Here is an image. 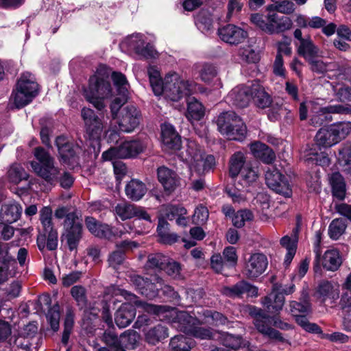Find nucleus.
I'll return each mask as SVG.
<instances>
[{
    "label": "nucleus",
    "mask_w": 351,
    "mask_h": 351,
    "mask_svg": "<svg viewBox=\"0 0 351 351\" xmlns=\"http://www.w3.org/2000/svg\"><path fill=\"white\" fill-rule=\"evenodd\" d=\"M337 159L343 170L351 176V143L346 142L341 145Z\"/></svg>",
    "instance_id": "4c0bfd02"
},
{
    "label": "nucleus",
    "mask_w": 351,
    "mask_h": 351,
    "mask_svg": "<svg viewBox=\"0 0 351 351\" xmlns=\"http://www.w3.org/2000/svg\"><path fill=\"white\" fill-rule=\"evenodd\" d=\"M333 92L341 101H351V86L348 85H341L334 83L330 84Z\"/></svg>",
    "instance_id": "6e6d98bb"
},
{
    "label": "nucleus",
    "mask_w": 351,
    "mask_h": 351,
    "mask_svg": "<svg viewBox=\"0 0 351 351\" xmlns=\"http://www.w3.org/2000/svg\"><path fill=\"white\" fill-rule=\"evenodd\" d=\"M268 34H279L290 29L293 26L291 19L286 16H279L276 13H269L267 16Z\"/></svg>",
    "instance_id": "aec40b11"
},
{
    "label": "nucleus",
    "mask_w": 351,
    "mask_h": 351,
    "mask_svg": "<svg viewBox=\"0 0 351 351\" xmlns=\"http://www.w3.org/2000/svg\"><path fill=\"white\" fill-rule=\"evenodd\" d=\"M253 215L248 210H238L232 217V221L233 225L237 228H241L245 225L246 221L252 220Z\"/></svg>",
    "instance_id": "13d9d810"
},
{
    "label": "nucleus",
    "mask_w": 351,
    "mask_h": 351,
    "mask_svg": "<svg viewBox=\"0 0 351 351\" xmlns=\"http://www.w3.org/2000/svg\"><path fill=\"white\" fill-rule=\"evenodd\" d=\"M252 99L259 108H268L271 104L270 95L265 92L264 88L258 83L252 84Z\"/></svg>",
    "instance_id": "72a5a7b5"
},
{
    "label": "nucleus",
    "mask_w": 351,
    "mask_h": 351,
    "mask_svg": "<svg viewBox=\"0 0 351 351\" xmlns=\"http://www.w3.org/2000/svg\"><path fill=\"white\" fill-rule=\"evenodd\" d=\"M81 116L84 123L86 134L90 139L99 140L104 131V123L90 108H83Z\"/></svg>",
    "instance_id": "f8f14e48"
},
{
    "label": "nucleus",
    "mask_w": 351,
    "mask_h": 351,
    "mask_svg": "<svg viewBox=\"0 0 351 351\" xmlns=\"http://www.w3.org/2000/svg\"><path fill=\"white\" fill-rule=\"evenodd\" d=\"M60 308V306L56 304L49 309L46 315L47 320L54 332L59 329Z\"/></svg>",
    "instance_id": "603ef678"
},
{
    "label": "nucleus",
    "mask_w": 351,
    "mask_h": 351,
    "mask_svg": "<svg viewBox=\"0 0 351 351\" xmlns=\"http://www.w3.org/2000/svg\"><path fill=\"white\" fill-rule=\"evenodd\" d=\"M280 244L287 250L284 263L286 266H288L295 254L297 240L295 239H291L289 237L285 236L281 239Z\"/></svg>",
    "instance_id": "37998d69"
},
{
    "label": "nucleus",
    "mask_w": 351,
    "mask_h": 351,
    "mask_svg": "<svg viewBox=\"0 0 351 351\" xmlns=\"http://www.w3.org/2000/svg\"><path fill=\"white\" fill-rule=\"evenodd\" d=\"M261 303L268 313L278 314L285 304V297L282 293H278V290L273 289L269 295L262 299Z\"/></svg>",
    "instance_id": "a878e982"
},
{
    "label": "nucleus",
    "mask_w": 351,
    "mask_h": 351,
    "mask_svg": "<svg viewBox=\"0 0 351 351\" xmlns=\"http://www.w3.org/2000/svg\"><path fill=\"white\" fill-rule=\"evenodd\" d=\"M346 223L343 219H335L329 225L328 234L333 239H338L345 232Z\"/></svg>",
    "instance_id": "49530a36"
},
{
    "label": "nucleus",
    "mask_w": 351,
    "mask_h": 351,
    "mask_svg": "<svg viewBox=\"0 0 351 351\" xmlns=\"http://www.w3.org/2000/svg\"><path fill=\"white\" fill-rule=\"evenodd\" d=\"M147 75L152 90L157 96L165 94L171 100L178 101L195 90L194 82L184 80L176 73H169L162 80L159 71L154 66H149Z\"/></svg>",
    "instance_id": "f03ea898"
},
{
    "label": "nucleus",
    "mask_w": 351,
    "mask_h": 351,
    "mask_svg": "<svg viewBox=\"0 0 351 351\" xmlns=\"http://www.w3.org/2000/svg\"><path fill=\"white\" fill-rule=\"evenodd\" d=\"M182 159L188 163L191 171L202 175L210 170L215 165V157L212 155L203 156L197 144L189 142L186 149L181 152Z\"/></svg>",
    "instance_id": "423d86ee"
},
{
    "label": "nucleus",
    "mask_w": 351,
    "mask_h": 351,
    "mask_svg": "<svg viewBox=\"0 0 351 351\" xmlns=\"http://www.w3.org/2000/svg\"><path fill=\"white\" fill-rule=\"evenodd\" d=\"M202 315L205 318V322L213 325H225L228 323V319L221 313L211 310H204Z\"/></svg>",
    "instance_id": "de8ad7c7"
},
{
    "label": "nucleus",
    "mask_w": 351,
    "mask_h": 351,
    "mask_svg": "<svg viewBox=\"0 0 351 351\" xmlns=\"http://www.w3.org/2000/svg\"><path fill=\"white\" fill-rule=\"evenodd\" d=\"M252 84L234 87L227 95L228 104L239 108L247 107L252 99Z\"/></svg>",
    "instance_id": "a211bd4d"
},
{
    "label": "nucleus",
    "mask_w": 351,
    "mask_h": 351,
    "mask_svg": "<svg viewBox=\"0 0 351 351\" xmlns=\"http://www.w3.org/2000/svg\"><path fill=\"white\" fill-rule=\"evenodd\" d=\"M167 257L160 253L152 254L148 256L146 267L149 269H155L162 270L165 266Z\"/></svg>",
    "instance_id": "8fccbe9b"
},
{
    "label": "nucleus",
    "mask_w": 351,
    "mask_h": 351,
    "mask_svg": "<svg viewBox=\"0 0 351 351\" xmlns=\"http://www.w3.org/2000/svg\"><path fill=\"white\" fill-rule=\"evenodd\" d=\"M122 296L125 300H128L130 301H132L134 299L136 298V295L126 290L120 289L119 287H117L115 286H110L106 289L105 290V295L104 298L106 300L109 299L108 296H111L112 298L117 297V296Z\"/></svg>",
    "instance_id": "3c124183"
},
{
    "label": "nucleus",
    "mask_w": 351,
    "mask_h": 351,
    "mask_svg": "<svg viewBox=\"0 0 351 351\" xmlns=\"http://www.w3.org/2000/svg\"><path fill=\"white\" fill-rule=\"evenodd\" d=\"M154 280L157 282V284L158 285L159 291L160 290L163 295H166L167 298L171 299V300H177L179 298L178 293L174 290V289L168 285H165L163 280L158 277V276H154Z\"/></svg>",
    "instance_id": "680f3d73"
},
{
    "label": "nucleus",
    "mask_w": 351,
    "mask_h": 351,
    "mask_svg": "<svg viewBox=\"0 0 351 351\" xmlns=\"http://www.w3.org/2000/svg\"><path fill=\"white\" fill-rule=\"evenodd\" d=\"M320 115L326 114H351V105H330L321 108L319 110Z\"/></svg>",
    "instance_id": "5fc2aeb1"
},
{
    "label": "nucleus",
    "mask_w": 351,
    "mask_h": 351,
    "mask_svg": "<svg viewBox=\"0 0 351 351\" xmlns=\"http://www.w3.org/2000/svg\"><path fill=\"white\" fill-rule=\"evenodd\" d=\"M303 156L305 160L313 161L320 166H328L330 163L328 154L319 150L315 143L305 149Z\"/></svg>",
    "instance_id": "bb28decb"
},
{
    "label": "nucleus",
    "mask_w": 351,
    "mask_h": 351,
    "mask_svg": "<svg viewBox=\"0 0 351 351\" xmlns=\"http://www.w3.org/2000/svg\"><path fill=\"white\" fill-rule=\"evenodd\" d=\"M269 10H275L285 14H289L294 12L295 5L293 3L289 1H282L275 5H271L268 7Z\"/></svg>",
    "instance_id": "0e129e2a"
},
{
    "label": "nucleus",
    "mask_w": 351,
    "mask_h": 351,
    "mask_svg": "<svg viewBox=\"0 0 351 351\" xmlns=\"http://www.w3.org/2000/svg\"><path fill=\"white\" fill-rule=\"evenodd\" d=\"M244 188V185L238 182L234 183V186H228L226 188V192L228 195L232 198L234 202H240L245 200V196L242 193V190Z\"/></svg>",
    "instance_id": "bf43d9fd"
},
{
    "label": "nucleus",
    "mask_w": 351,
    "mask_h": 351,
    "mask_svg": "<svg viewBox=\"0 0 351 351\" xmlns=\"http://www.w3.org/2000/svg\"><path fill=\"white\" fill-rule=\"evenodd\" d=\"M62 241H65L69 250H76L82 237V221L77 214H71L63 223Z\"/></svg>",
    "instance_id": "1a4fd4ad"
},
{
    "label": "nucleus",
    "mask_w": 351,
    "mask_h": 351,
    "mask_svg": "<svg viewBox=\"0 0 351 351\" xmlns=\"http://www.w3.org/2000/svg\"><path fill=\"white\" fill-rule=\"evenodd\" d=\"M335 136L332 129L330 125H328L322 128L317 131L314 141L319 147V150H322V149L330 148L338 144Z\"/></svg>",
    "instance_id": "cd10ccee"
},
{
    "label": "nucleus",
    "mask_w": 351,
    "mask_h": 351,
    "mask_svg": "<svg viewBox=\"0 0 351 351\" xmlns=\"http://www.w3.org/2000/svg\"><path fill=\"white\" fill-rule=\"evenodd\" d=\"M143 307L149 313L163 315V318H168L174 328L188 335L200 339L208 340L213 338L214 334L211 328L200 326L202 323L199 320L186 311H178L174 308L148 303H145Z\"/></svg>",
    "instance_id": "f257e3e1"
},
{
    "label": "nucleus",
    "mask_w": 351,
    "mask_h": 351,
    "mask_svg": "<svg viewBox=\"0 0 351 351\" xmlns=\"http://www.w3.org/2000/svg\"><path fill=\"white\" fill-rule=\"evenodd\" d=\"M338 143L345 139L351 132L350 121H339L330 125Z\"/></svg>",
    "instance_id": "a19ab883"
},
{
    "label": "nucleus",
    "mask_w": 351,
    "mask_h": 351,
    "mask_svg": "<svg viewBox=\"0 0 351 351\" xmlns=\"http://www.w3.org/2000/svg\"><path fill=\"white\" fill-rule=\"evenodd\" d=\"M220 341L223 346L232 350L245 348L248 351L252 350L250 343L243 339V337L239 335H235L225 332L221 335Z\"/></svg>",
    "instance_id": "c85d7f7f"
},
{
    "label": "nucleus",
    "mask_w": 351,
    "mask_h": 351,
    "mask_svg": "<svg viewBox=\"0 0 351 351\" xmlns=\"http://www.w3.org/2000/svg\"><path fill=\"white\" fill-rule=\"evenodd\" d=\"M147 191L146 185L137 179L131 180L125 187V193L128 198L135 202L141 199Z\"/></svg>",
    "instance_id": "7c9ffc66"
},
{
    "label": "nucleus",
    "mask_w": 351,
    "mask_h": 351,
    "mask_svg": "<svg viewBox=\"0 0 351 351\" xmlns=\"http://www.w3.org/2000/svg\"><path fill=\"white\" fill-rule=\"evenodd\" d=\"M83 95L97 110H102L106 106L104 100L112 95V88L108 80V75L103 73V69L97 70L89 78L88 86L84 88Z\"/></svg>",
    "instance_id": "20e7f679"
},
{
    "label": "nucleus",
    "mask_w": 351,
    "mask_h": 351,
    "mask_svg": "<svg viewBox=\"0 0 351 351\" xmlns=\"http://www.w3.org/2000/svg\"><path fill=\"white\" fill-rule=\"evenodd\" d=\"M258 171L256 167L246 165L241 171V177L246 184L255 182L258 178Z\"/></svg>",
    "instance_id": "052dcab7"
},
{
    "label": "nucleus",
    "mask_w": 351,
    "mask_h": 351,
    "mask_svg": "<svg viewBox=\"0 0 351 351\" xmlns=\"http://www.w3.org/2000/svg\"><path fill=\"white\" fill-rule=\"evenodd\" d=\"M250 151L253 156L267 164L271 163L276 158L275 153L267 145L261 142L250 144Z\"/></svg>",
    "instance_id": "c756f323"
},
{
    "label": "nucleus",
    "mask_w": 351,
    "mask_h": 351,
    "mask_svg": "<svg viewBox=\"0 0 351 351\" xmlns=\"http://www.w3.org/2000/svg\"><path fill=\"white\" fill-rule=\"evenodd\" d=\"M167 337L168 329L162 324H158L145 332V341L152 345H156Z\"/></svg>",
    "instance_id": "c9c22d12"
},
{
    "label": "nucleus",
    "mask_w": 351,
    "mask_h": 351,
    "mask_svg": "<svg viewBox=\"0 0 351 351\" xmlns=\"http://www.w3.org/2000/svg\"><path fill=\"white\" fill-rule=\"evenodd\" d=\"M290 309L292 314L296 317L299 313H308L311 311V304L307 300H304L302 302L292 301L290 303Z\"/></svg>",
    "instance_id": "e2e57ef3"
},
{
    "label": "nucleus",
    "mask_w": 351,
    "mask_h": 351,
    "mask_svg": "<svg viewBox=\"0 0 351 351\" xmlns=\"http://www.w3.org/2000/svg\"><path fill=\"white\" fill-rule=\"evenodd\" d=\"M316 293L317 298L322 303L329 302L332 304L339 298V286L328 281H323L319 285Z\"/></svg>",
    "instance_id": "5701e85b"
},
{
    "label": "nucleus",
    "mask_w": 351,
    "mask_h": 351,
    "mask_svg": "<svg viewBox=\"0 0 351 351\" xmlns=\"http://www.w3.org/2000/svg\"><path fill=\"white\" fill-rule=\"evenodd\" d=\"M293 36L297 40L295 46L298 53L306 61L320 56L319 49L314 44L310 36L303 37L302 31L296 29L293 32Z\"/></svg>",
    "instance_id": "4468645a"
},
{
    "label": "nucleus",
    "mask_w": 351,
    "mask_h": 351,
    "mask_svg": "<svg viewBox=\"0 0 351 351\" xmlns=\"http://www.w3.org/2000/svg\"><path fill=\"white\" fill-rule=\"evenodd\" d=\"M194 341L183 335H176L171 338L169 347L172 351H190Z\"/></svg>",
    "instance_id": "58836bf2"
},
{
    "label": "nucleus",
    "mask_w": 351,
    "mask_h": 351,
    "mask_svg": "<svg viewBox=\"0 0 351 351\" xmlns=\"http://www.w3.org/2000/svg\"><path fill=\"white\" fill-rule=\"evenodd\" d=\"M196 25L202 32L208 31L213 27L211 15L206 12H200L196 17Z\"/></svg>",
    "instance_id": "4d7b16f0"
},
{
    "label": "nucleus",
    "mask_w": 351,
    "mask_h": 351,
    "mask_svg": "<svg viewBox=\"0 0 351 351\" xmlns=\"http://www.w3.org/2000/svg\"><path fill=\"white\" fill-rule=\"evenodd\" d=\"M141 119V112L138 108L134 105H127L121 109L117 123L121 131L130 133L139 125Z\"/></svg>",
    "instance_id": "9b49d317"
},
{
    "label": "nucleus",
    "mask_w": 351,
    "mask_h": 351,
    "mask_svg": "<svg viewBox=\"0 0 351 351\" xmlns=\"http://www.w3.org/2000/svg\"><path fill=\"white\" fill-rule=\"evenodd\" d=\"M218 35L223 42L233 45L243 43L247 38L246 31L232 24L219 28Z\"/></svg>",
    "instance_id": "f3484780"
},
{
    "label": "nucleus",
    "mask_w": 351,
    "mask_h": 351,
    "mask_svg": "<svg viewBox=\"0 0 351 351\" xmlns=\"http://www.w3.org/2000/svg\"><path fill=\"white\" fill-rule=\"evenodd\" d=\"M38 84L34 76L28 72L23 73L12 94L16 108H21L29 104L38 95Z\"/></svg>",
    "instance_id": "39448f33"
},
{
    "label": "nucleus",
    "mask_w": 351,
    "mask_h": 351,
    "mask_svg": "<svg viewBox=\"0 0 351 351\" xmlns=\"http://www.w3.org/2000/svg\"><path fill=\"white\" fill-rule=\"evenodd\" d=\"M162 210L164 216L169 220L176 219L178 217L186 214V210L180 205H166L163 206Z\"/></svg>",
    "instance_id": "09e8293b"
},
{
    "label": "nucleus",
    "mask_w": 351,
    "mask_h": 351,
    "mask_svg": "<svg viewBox=\"0 0 351 351\" xmlns=\"http://www.w3.org/2000/svg\"><path fill=\"white\" fill-rule=\"evenodd\" d=\"M111 78L119 94L121 95H128L130 85L125 75L121 72L113 71Z\"/></svg>",
    "instance_id": "a18cd8bd"
},
{
    "label": "nucleus",
    "mask_w": 351,
    "mask_h": 351,
    "mask_svg": "<svg viewBox=\"0 0 351 351\" xmlns=\"http://www.w3.org/2000/svg\"><path fill=\"white\" fill-rule=\"evenodd\" d=\"M146 148V144L140 141H124L117 147L108 149L102 154L105 161L117 158H129L136 156Z\"/></svg>",
    "instance_id": "6e6552de"
},
{
    "label": "nucleus",
    "mask_w": 351,
    "mask_h": 351,
    "mask_svg": "<svg viewBox=\"0 0 351 351\" xmlns=\"http://www.w3.org/2000/svg\"><path fill=\"white\" fill-rule=\"evenodd\" d=\"M244 163L245 156L242 152H236L231 156L230 159L229 173L232 178L239 175Z\"/></svg>",
    "instance_id": "c03bdc74"
},
{
    "label": "nucleus",
    "mask_w": 351,
    "mask_h": 351,
    "mask_svg": "<svg viewBox=\"0 0 351 351\" xmlns=\"http://www.w3.org/2000/svg\"><path fill=\"white\" fill-rule=\"evenodd\" d=\"M21 212L22 208L19 204H5L2 205L0 210V219L5 223H14L19 219Z\"/></svg>",
    "instance_id": "2f4dec72"
},
{
    "label": "nucleus",
    "mask_w": 351,
    "mask_h": 351,
    "mask_svg": "<svg viewBox=\"0 0 351 351\" xmlns=\"http://www.w3.org/2000/svg\"><path fill=\"white\" fill-rule=\"evenodd\" d=\"M267 265L265 255L261 253L253 254L245 263L244 274L248 278H257L265 271Z\"/></svg>",
    "instance_id": "6ab92c4d"
},
{
    "label": "nucleus",
    "mask_w": 351,
    "mask_h": 351,
    "mask_svg": "<svg viewBox=\"0 0 351 351\" xmlns=\"http://www.w3.org/2000/svg\"><path fill=\"white\" fill-rule=\"evenodd\" d=\"M114 211L116 215L123 221L136 217L138 219H144L149 223L152 221L150 215L144 208L128 202H124L117 204L114 207Z\"/></svg>",
    "instance_id": "dca6fc26"
},
{
    "label": "nucleus",
    "mask_w": 351,
    "mask_h": 351,
    "mask_svg": "<svg viewBox=\"0 0 351 351\" xmlns=\"http://www.w3.org/2000/svg\"><path fill=\"white\" fill-rule=\"evenodd\" d=\"M85 223L88 230L95 236L111 239L113 237H121L128 230L124 228V230H118L117 228H112L108 224H101L91 217H87L85 219Z\"/></svg>",
    "instance_id": "2eb2a0df"
},
{
    "label": "nucleus",
    "mask_w": 351,
    "mask_h": 351,
    "mask_svg": "<svg viewBox=\"0 0 351 351\" xmlns=\"http://www.w3.org/2000/svg\"><path fill=\"white\" fill-rule=\"evenodd\" d=\"M296 322L302 327L305 330L308 332H312L315 333H321V328L316 324L311 323L308 322L307 318L303 315H298L295 317Z\"/></svg>",
    "instance_id": "69168bd1"
},
{
    "label": "nucleus",
    "mask_w": 351,
    "mask_h": 351,
    "mask_svg": "<svg viewBox=\"0 0 351 351\" xmlns=\"http://www.w3.org/2000/svg\"><path fill=\"white\" fill-rule=\"evenodd\" d=\"M250 315L253 318V324L256 330L270 339L282 341L281 333L269 326L270 317L261 308L250 306Z\"/></svg>",
    "instance_id": "9d476101"
},
{
    "label": "nucleus",
    "mask_w": 351,
    "mask_h": 351,
    "mask_svg": "<svg viewBox=\"0 0 351 351\" xmlns=\"http://www.w3.org/2000/svg\"><path fill=\"white\" fill-rule=\"evenodd\" d=\"M14 263H16V261L12 256L0 258V285L3 284L8 280L9 268L10 265Z\"/></svg>",
    "instance_id": "864d4df0"
},
{
    "label": "nucleus",
    "mask_w": 351,
    "mask_h": 351,
    "mask_svg": "<svg viewBox=\"0 0 351 351\" xmlns=\"http://www.w3.org/2000/svg\"><path fill=\"white\" fill-rule=\"evenodd\" d=\"M163 149L167 151L177 150L181 147V138L173 125L164 124L161 127Z\"/></svg>",
    "instance_id": "4be33fe9"
},
{
    "label": "nucleus",
    "mask_w": 351,
    "mask_h": 351,
    "mask_svg": "<svg viewBox=\"0 0 351 351\" xmlns=\"http://www.w3.org/2000/svg\"><path fill=\"white\" fill-rule=\"evenodd\" d=\"M203 105L195 98H189L187 101L186 118L191 121H199L204 116Z\"/></svg>",
    "instance_id": "f704fd0d"
},
{
    "label": "nucleus",
    "mask_w": 351,
    "mask_h": 351,
    "mask_svg": "<svg viewBox=\"0 0 351 351\" xmlns=\"http://www.w3.org/2000/svg\"><path fill=\"white\" fill-rule=\"evenodd\" d=\"M7 177L10 182L19 184L22 180H27L28 174L21 164L14 163L8 169Z\"/></svg>",
    "instance_id": "ea45409f"
},
{
    "label": "nucleus",
    "mask_w": 351,
    "mask_h": 351,
    "mask_svg": "<svg viewBox=\"0 0 351 351\" xmlns=\"http://www.w3.org/2000/svg\"><path fill=\"white\" fill-rule=\"evenodd\" d=\"M157 173L158 181L166 191L171 193L179 185V176L171 169L166 167H160L158 169Z\"/></svg>",
    "instance_id": "393cba45"
},
{
    "label": "nucleus",
    "mask_w": 351,
    "mask_h": 351,
    "mask_svg": "<svg viewBox=\"0 0 351 351\" xmlns=\"http://www.w3.org/2000/svg\"><path fill=\"white\" fill-rule=\"evenodd\" d=\"M159 292V287L157 282L151 280L144 287H141V294L148 298H154L156 297Z\"/></svg>",
    "instance_id": "338daca9"
},
{
    "label": "nucleus",
    "mask_w": 351,
    "mask_h": 351,
    "mask_svg": "<svg viewBox=\"0 0 351 351\" xmlns=\"http://www.w3.org/2000/svg\"><path fill=\"white\" fill-rule=\"evenodd\" d=\"M219 132L229 140L243 141L246 134V126L233 111L221 113L217 120Z\"/></svg>",
    "instance_id": "0eeeda50"
},
{
    "label": "nucleus",
    "mask_w": 351,
    "mask_h": 351,
    "mask_svg": "<svg viewBox=\"0 0 351 351\" xmlns=\"http://www.w3.org/2000/svg\"><path fill=\"white\" fill-rule=\"evenodd\" d=\"M209 213L206 207L199 206L197 207L193 215V222L197 225L204 224L208 219Z\"/></svg>",
    "instance_id": "774afa93"
},
{
    "label": "nucleus",
    "mask_w": 351,
    "mask_h": 351,
    "mask_svg": "<svg viewBox=\"0 0 351 351\" xmlns=\"http://www.w3.org/2000/svg\"><path fill=\"white\" fill-rule=\"evenodd\" d=\"M332 194L339 199H343L346 195V183L339 172H334L329 177Z\"/></svg>",
    "instance_id": "e433bc0d"
},
{
    "label": "nucleus",
    "mask_w": 351,
    "mask_h": 351,
    "mask_svg": "<svg viewBox=\"0 0 351 351\" xmlns=\"http://www.w3.org/2000/svg\"><path fill=\"white\" fill-rule=\"evenodd\" d=\"M33 153L36 161H32L30 165L37 176L50 184H56L59 182L64 189L73 185L74 179L72 176L66 171L61 173L59 169L54 166V159L44 148L38 147Z\"/></svg>",
    "instance_id": "7ed1b4c3"
},
{
    "label": "nucleus",
    "mask_w": 351,
    "mask_h": 351,
    "mask_svg": "<svg viewBox=\"0 0 351 351\" xmlns=\"http://www.w3.org/2000/svg\"><path fill=\"white\" fill-rule=\"evenodd\" d=\"M221 293L230 298H242L244 294L248 297L258 295V289L245 281H240L232 287H224Z\"/></svg>",
    "instance_id": "412c9836"
},
{
    "label": "nucleus",
    "mask_w": 351,
    "mask_h": 351,
    "mask_svg": "<svg viewBox=\"0 0 351 351\" xmlns=\"http://www.w3.org/2000/svg\"><path fill=\"white\" fill-rule=\"evenodd\" d=\"M136 315L135 307L129 302L121 305L114 314V322L121 328L128 326L134 319Z\"/></svg>",
    "instance_id": "b1692460"
},
{
    "label": "nucleus",
    "mask_w": 351,
    "mask_h": 351,
    "mask_svg": "<svg viewBox=\"0 0 351 351\" xmlns=\"http://www.w3.org/2000/svg\"><path fill=\"white\" fill-rule=\"evenodd\" d=\"M265 181L269 188L285 197H290L291 189L287 180L275 167H268L265 172Z\"/></svg>",
    "instance_id": "ddd939ff"
},
{
    "label": "nucleus",
    "mask_w": 351,
    "mask_h": 351,
    "mask_svg": "<svg viewBox=\"0 0 351 351\" xmlns=\"http://www.w3.org/2000/svg\"><path fill=\"white\" fill-rule=\"evenodd\" d=\"M139 334L134 330H128L121 335L120 350L134 348L138 341Z\"/></svg>",
    "instance_id": "79ce46f5"
},
{
    "label": "nucleus",
    "mask_w": 351,
    "mask_h": 351,
    "mask_svg": "<svg viewBox=\"0 0 351 351\" xmlns=\"http://www.w3.org/2000/svg\"><path fill=\"white\" fill-rule=\"evenodd\" d=\"M320 260L323 267L332 271H337L342 264L339 252L336 249L326 250Z\"/></svg>",
    "instance_id": "473e14b6"
}]
</instances>
